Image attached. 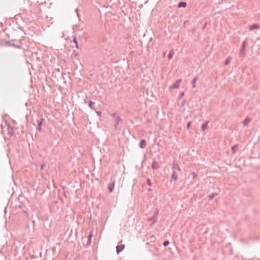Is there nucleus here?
I'll return each mask as SVG.
<instances>
[{
  "instance_id": "1",
  "label": "nucleus",
  "mask_w": 260,
  "mask_h": 260,
  "mask_svg": "<svg viewBox=\"0 0 260 260\" xmlns=\"http://www.w3.org/2000/svg\"><path fill=\"white\" fill-rule=\"evenodd\" d=\"M115 123H114V127L116 129H120L121 127L119 126V124L120 123L122 122V120L121 118L120 117H116V119H114Z\"/></svg>"
},
{
  "instance_id": "2",
  "label": "nucleus",
  "mask_w": 260,
  "mask_h": 260,
  "mask_svg": "<svg viewBox=\"0 0 260 260\" xmlns=\"http://www.w3.org/2000/svg\"><path fill=\"white\" fill-rule=\"evenodd\" d=\"M181 79L177 80L170 87V90H171L174 88H178L180 87V84L181 82Z\"/></svg>"
},
{
  "instance_id": "3",
  "label": "nucleus",
  "mask_w": 260,
  "mask_h": 260,
  "mask_svg": "<svg viewBox=\"0 0 260 260\" xmlns=\"http://www.w3.org/2000/svg\"><path fill=\"white\" fill-rule=\"evenodd\" d=\"M69 41H70L71 43L73 44L72 45L73 47H74L75 46L76 48H78V44L77 42V39L75 37H74V38H73V42L68 38H66V42H68Z\"/></svg>"
},
{
  "instance_id": "4",
  "label": "nucleus",
  "mask_w": 260,
  "mask_h": 260,
  "mask_svg": "<svg viewBox=\"0 0 260 260\" xmlns=\"http://www.w3.org/2000/svg\"><path fill=\"white\" fill-rule=\"evenodd\" d=\"M246 45H247V43H246V41H245L243 42L242 47L240 50L239 53L240 55H242L243 56L244 55V52H245V50Z\"/></svg>"
},
{
  "instance_id": "5",
  "label": "nucleus",
  "mask_w": 260,
  "mask_h": 260,
  "mask_svg": "<svg viewBox=\"0 0 260 260\" xmlns=\"http://www.w3.org/2000/svg\"><path fill=\"white\" fill-rule=\"evenodd\" d=\"M125 247V245L124 244H121L119 245H117L116 246V252L117 254H119L120 252H121Z\"/></svg>"
},
{
  "instance_id": "6",
  "label": "nucleus",
  "mask_w": 260,
  "mask_h": 260,
  "mask_svg": "<svg viewBox=\"0 0 260 260\" xmlns=\"http://www.w3.org/2000/svg\"><path fill=\"white\" fill-rule=\"evenodd\" d=\"M115 186V181L112 183H109L108 185V188L110 192H112L113 191Z\"/></svg>"
},
{
  "instance_id": "7",
  "label": "nucleus",
  "mask_w": 260,
  "mask_h": 260,
  "mask_svg": "<svg viewBox=\"0 0 260 260\" xmlns=\"http://www.w3.org/2000/svg\"><path fill=\"white\" fill-rule=\"evenodd\" d=\"M147 144L146 141L145 140L143 139L141 140L140 144H139V147L141 148H145L146 147Z\"/></svg>"
},
{
  "instance_id": "8",
  "label": "nucleus",
  "mask_w": 260,
  "mask_h": 260,
  "mask_svg": "<svg viewBox=\"0 0 260 260\" xmlns=\"http://www.w3.org/2000/svg\"><path fill=\"white\" fill-rule=\"evenodd\" d=\"M159 167V164L155 161H154L152 164V169L153 170H156Z\"/></svg>"
},
{
  "instance_id": "9",
  "label": "nucleus",
  "mask_w": 260,
  "mask_h": 260,
  "mask_svg": "<svg viewBox=\"0 0 260 260\" xmlns=\"http://www.w3.org/2000/svg\"><path fill=\"white\" fill-rule=\"evenodd\" d=\"M178 176V175L176 171L175 170L173 171V173L171 177L172 179H173L174 181H176L177 179Z\"/></svg>"
},
{
  "instance_id": "10",
  "label": "nucleus",
  "mask_w": 260,
  "mask_h": 260,
  "mask_svg": "<svg viewBox=\"0 0 260 260\" xmlns=\"http://www.w3.org/2000/svg\"><path fill=\"white\" fill-rule=\"evenodd\" d=\"M208 123H209V121H206L205 122H204L202 124V129L203 131H205L207 128Z\"/></svg>"
},
{
  "instance_id": "11",
  "label": "nucleus",
  "mask_w": 260,
  "mask_h": 260,
  "mask_svg": "<svg viewBox=\"0 0 260 260\" xmlns=\"http://www.w3.org/2000/svg\"><path fill=\"white\" fill-rule=\"evenodd\" d=\"M172 169L173 171L177 170L178 171H180V167L176 164H175V162H174L172 165Z\"/></svg>"
},
{
  "instance_id": "12",
  "label": "nucleus",
  "mask_w": 260,
  "mask_h": 260,
  "mask_svg": "<svg viewBox=\"0 0 260 260\" xmlns=\"http://www.w3.org/2000/svg\"><path fill=\"white\" fill-rule=\"evenodd\" d=\"M259 28V25H258L257 24H253L252 25H251L250 26V30H252L254 29H258Z\"/></svg>"
},
{
  "instance_id": "13",
  "label": "nucleus",
  "mask_w": 260,
  "mask_h": 260,
  "mask_svg": "<svg viewBox=\"0 0 260 260\" xmlns=\"http://www.w3.org/2000/svg\"><path fill=\"white\" fill-rule=\"evenodd\" d=\"M174 50H172H172L170 51V52H169V54H168V59H169V60H170L171 59H172V57H173V55H174Z\"/></svg>"
},
{
  "instance_id": "14",
  "label": "nucleus",
  "mask_w": 260,
  "mask_h": 260,
  "mask_svg": "<svg viewBox=\"0 0 260 260\" xmlns=\"http://www.w3.org/2000/svg\"><path fill=\"white\" fill-rule=\"evenodd\" d=\"M186 6V3L185 2H180L179 4H178V7L179 8H184Z\"/></svg>"
},
{
  "instance_id": "15",
  "label": "nucleus",
  "mask_w": 260,
  "mask_h": 260,
  "mask_svg": "<svg viewBox=\"0 0 260 260\" xmlns=\"http://www.w3.org/2000/svg\"><path fill=\"white\" fill-rule=\"evenodd\" d=\"M198 77H197V76H196V77H194V78L193 79V80H192V82H191L192 85V87H193V88H195V87H196V83L197 81L198 80Z\"/></svg>"
},
{
  "instance_id": "16",
  "label": "nucleus",
  "mask_w": 260,
  "mask_h": 260,
  "mask_svg": "<svg viewBox=\"0 0 260 260\" xmlns=\"http://www.w3.org/2000/svg\"><path fill=\"white\" fill-rule=\"evenodd\" d=\"M238 148V145H235L232 147V151L233 153H235Z\"/></svg>"
},
{
  "instance_id": "17",
  "label": "nucleus",
  "mask_w": 260,
  "mask_h": 260,
  "mask_svg": "<svg viewBox=\"0 0 260 260\" xmlns=\"http://www.w3.org/2000/svg\"><path fill=\"white\" fill-rule=\"evenodd\" d=\"M250 119L249 118H246L243 121V124L244 125H247L249 124V123L250 122Z\"/></svg>"
},
{
  "instance_id": "18",
  "label": "nucleus",
  "mask_w": 260,
  "mask_h": 260,
  "mask_svg": "<svg viewBox=\"0 0 260 260\" xmlns=\"http://www.w3.org/2000/svg\"><path fill=\"white\" fill-rule=\"evenodd\" d=\"M43 119L40 118L39 119H37V121L39 126H41L43 121Z\"/></svg>"
},
{
  "instance_id": "19",
  "label": "nucleus",
  "mask_w": 260,
  "mask_h": 260,
  "mask_svg": "<svg viewBox=\"0 0 260 260\" xmlns=\"http://www.w3.org/2000/svg\"><path fill=\"white\" fill-rule=\"evenodd\" d=\"M231 58L230 57H228L225 61L224 62V64L225 65H228L230 63V62H231Z\"/></svg>"
},
{
  "instance_id": "20",
  "label": "nucleus",
  "mask_w": 260,
  "mask_h": 260,
  "mask_svg": "<svg viewBox=\"0 0 260 260\" xmlns=\"http://www.w3.org/2000/svg\"><path fill=\"white\" fill-rule=\"evenodd\" d=\"M94 104V103L92 102V101H90L89 103V104H88V106L89 107L91 108V109H93V105Z\"/></svg>"
},
{
  "instance_id": "21",
  "label": "nucleus",
  "mask_w": 260,
  "mask_h": 260,
  "mask_svg": "<svg viewBox=\"0 0 260 260\" xmlns=\"http://www.w3.org/2000/svg\"><path fill=\"white\" fill-rule=\"evenodd\" d=\"M88 242H87V244H90V243H91V238L92 237V234H90L89 236H88Z\"/></svg>"
},
{
  "instance_id": "22",
  "label": "nucleus",
  "mask_w": 260,
  "mask_h": 260,
  "mask_svg": "<svg viewBox=\"0 0 260 260\" xmlns=\"http://www.w3.org/2000/svg\"><path fill=\"white\" fill-rule=\"evenodd\" d=\"M147 184L149 186H152V184H151L150 179L149 178L147 179Z\"/></svg>"
},
{
  "instance_id": "23",
  "label": "nucleus",
  "mask_w": 260,
  "mask_h": 260,
  "mask_svg": "<svg viewBox=\"0 0 260 260\" xmlns=\"http://www.w3.org/2000/svg\"><path fill=\"white\" fill-rule=\"evenodd\" d=\"M169 244H170V242L169 241H165L163 243V245L164 246H167L168 245H169Z\"/></svg>"
},
{
  "instance_id": "24",
  "label": "nucleus",
  "mask_w": 260,
  "mask_h": 260,
  "mask_svg": "<svg viewBox=\"0 0 260 260\" xmlns=\"http://www.w3.org/2000/svg\"><path fill=\"white\" fill-rule=\"evenodd\" d=\"M216 195H217V194H212V195H211V196H210L209 197V199H213L214 198V197L215 196H216Z\"/></svg>"
},
{
  "instance_id": "25",
  "label": "nucleus",
  "mask_w": 260,
  "mask_h": 260,
  "mask_svg": "<svg viewBox=\"0 0 260 260\" xmlns=\"http://www.w3.org/2000/svg\"><path fill=\"white\" fill-rule=\"evenodd\" d=\"M112 116L114 117V119H116V117H119L118 116H117V115H116V114L115 113H113V114H112Z\"/></svg>"
},
{
  "instance_id": "26",
  "label": "nucleus",
  "mask_w": 260,
  "mask_h": 260,
  "mask_svg": "<svg viewBox=\"0 0 260 260\" xmlns=\"http://www.w3.org/2000/svg\"><path fill=\"white\" fill-rule=\"evenodd\" d=\"M190 124H191V122H188L187 124V129H189L190 126Z\"/></svg>"
},
{
  "instance_id": "27",
  "label": "nucleus",
  "mask_w": 260,
  "mask_h": 260,
  "mask_svg": "<svg viewBox=\"0 0 260 260\" xmlns=\"http://www.w3.org/2000/svg\"><path fill=\"white\" fill-rule=\"evenodd\" d=\"M184 95V92H182L180 95H179V99H181L182 98Z\"/></svg>"
},
{
  "instance_id": "28",
  "label": "nucleus",
  "mask_w": 260,
  "mask_h": 260,
  "mask_svg": "<svg viewBox=\"0 0 260 260\" xmlns=\"http://www.w3.org/2000/svg\"><path fill=\"white\" fill-rule=\"evenodd\" d=\"M105 54H106L108 56H109L111 54V53L110 51H109V52H107H107H106V53H105Z\"/></svg>"
},
{
  "instance_id": "29",
  "label": "nucleus",
  "mask_w": 260,
  "mask_h": 260,
  "mask_svg": "<svg viewBox=\"0 0 260 260\" xmlns=\"http://www.w3.org/2000/svg\"><path fill=\"white\" fill-rule=\"evenodd\" d=\"M38 128V131H39V132L41 131V129H42V128H41V126H39V125H38V128Z\"/></svg>"
},
{
  "instance_id": "30",
  "label": "nucleus",
  "mask_w": 260,
  "mask_h": 260,
  "mask_svg": "<svg viewBox=\"0 0 260 260\" xmlns=\"http://www.w3.org/2000/svg\"><path fill=\"white\" fill-rule=\"evenodd\" d=\"M101 113H102V112H101V111L97 112V114L99 116H100L101 115Z\"/></svg>"
},
{
  "instance_id": "31",
  "label": "nucleus",
  "mask_w": 260,
  "mask_h": 260,
  "mask_svg": "<svg viewBox=\"0 0 260 260\" xmlns=\"http://www.w3.org/2000/svg\"><path fill=\"white\" fill-rule=\"evenodd\" d=\"M260 239V236L259 237H257L256 238H255V240H259Z\"/></svg>"
},
{
  "instance_id": "32",
  "label": "nucleus",
  "mask_w": 260,
  "mask_h": 260,
  "mask_svg": "<svg viewBox=\"0 0 260 260\" xmlns=\"http://www.w3.org/2000/svg\"><path fill=\"white\" fill-rule=\"evenodd\" d=\"M76 12L77 13H78V10H77V9H76Z\"/></svg>"
}]
</instances>
